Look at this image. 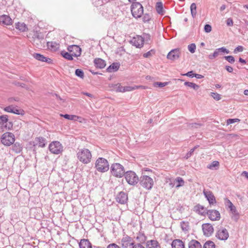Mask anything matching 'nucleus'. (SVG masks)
Returning <instances> with one entry per match:
<instances>
[{
  "label": "nucleus",
  "instance_id": "f257e3e1",
  "mask_svg": "<svg viewBox=\"0 0 248 248\" xmlns=\"http://www.w3.org/2000/svg\"><path fill=\"white\" fill-rule=\"evenodd\" d=\"M78 159L84 164H88L91 161L92 154L87 149H82L79 150L77 154Z\"/></svg>",
  "mask_w": 248,
  "mask_h": 248
},
{
  "label": "nucleus",
  "instance_id": "f03ea898",
  "mask_svg": "<svg viewBox=\"0 0 248 248\" xmlns=\"http://www.w3.org/2000/svg\"><path fill=\"white\" fill-rule=\"evenodd\" d=\"M130 10L132 16L136 19L141 17L143 14V7L139 2L132 3Z\"/></svg>",
  "mask_w": 248,
  "mask_h": 248
},
{
  "label": "nucleus",
  "instance_id": "7ed1b4c3",
  "mask_svg": "<svg viewBox=\"0 0 248 248\" xmlns=\"http://www.w3.org/2000/svg\"><path fill=\"white\" fill-rule=\"evenodd\" d=\"M109 167L108 160L103 157H99L95 161V168L100 172H107Z\"/></svg>",
  "mask_w": 248,
  "mask_h": 248
},
{
  "label": "nucleus",
  "instance_id": "20e7f679",
  "mask_svg": "<svg viewBox=\"0 0 248 248\" xmlns=\"http://www.w3.org/2000/svg\"><path fill=\"white\" fill-rule=\"evenodd\" d=\"M110 171L111 174L118 178H121L125 174L124 166L120 163H113L111 165Z\"/></svg>",
  "mask_w": 248,
  "mask_h": 248
},
{
  "label": "nucleus",
  "instance_id": "39448f33",
  "mask_svg": "<svg viewBox=\"0 0 248 248\" xmlns=\"http://www.w3.org/2000/svg\"><path fill=\"white\" fill-rule=\"evenodd\" d=\"M139 182L140 185L146 190H151L154 184L153 179L146 175H142L139 178Z\"/></svg>",
  "mask_w": 248,
  "mask_h": 248
},
{
  "label": "nucleus",
  "instance_id": "423d86ee",
  "mask_svg": "<svg viewBox=\"0 0 248 248\" xmlns=\"http://www.w3.org/2000/svg\"><path fill=\"white\" fill-rule=\"evenodd\" d=\"M124 177L127 183L132 186L136 185L139 181L138 176L134 171L132 170L125 172Z\"/></svg>",
  "mask_w": 248,
  "mask_h": 248
},
{
  "label": "nucleus",
  "instance_id": "0eeeda50",
  "mask_svg": "<svg viewBox=\"0 0 248 248\" xmlns=\"http://www.w3.org/2000/svg\"><path fill=\"white\" fill-rule=\"evenodd\" d=\"M150 39V35L148 34H144L143 37L140 35H137L133 37L130 41L131 44L137 48H141L143 46L144 39Z\"/></svg>",
  "mask_w": 248,
  "mask_h": 248
},
{
  "label": "nucleus",
  "instance_id": "6e6552de",
  "mask_svg": "<svg viewBox=\"0 0 248 248\" xmlns=\"http://www.w3.org/2000/svg\"><path fill=\"white\" fill-rule=\"evenodd\" d=\"M15 141V135L10 132L4 133L1 137V143L7 146L13 144Z\"/></svg>",
  "mask_w": 248,
  "mask_h": 248
},
{
  "label": "nucleus",
  "instance_id": "1a4fd4ad",
  "mask_svg": "<svg viewBox=\"0 0 248 248\" xmlns=\"http://www.w3.org/2000/svg\"><path fill=\"white\" fill-rule=\"evenodd\" d=\"M49 150L51 153L58 155L63 151V146L58 141L51 142L49 145Z\"/></svg>",
  "mask_w": 248,
  "mask_h": 248
},
{
  "label": "nucleus",
  "instance_id": "9d476101",
  "mask_svg": "<svg viewBox=\"0 0 248 248\" xmlns=\"http://www.w3.org/2000/svg\"><path fill=\"white\" fill-rule=\"evenodd\" d=\"M134 243L133 238L126 234L123 235L120 242L123 248H132Z\"/></svg>",
  "mask_w": 248,
  "mask_h": 248
},
{
  "label": "nucleus",
  "instance_id": "9b49d317",
  "mask_svg": "<svg viewBox=\"0 0 248 248\" xmlns=\"http://www.w3.org/2000/svg\"><path fill=\"white\" fill-rule=\"evenodd\" d=\"M229 232L226 229L221 227L217 231L216 236L220 240H226L229 237Z\"/></svg>",
  "mask_w": 248,
  "mask_h": 248
},
{
  "label": "nucleus",
  "instance_id": "f8f14e48",
  "mask_svg": "<svg viewBox=\"0 0 248 248\" xmlns=\"http://www.w3.org/2000/svg\"><path fill=\"white\" fill-rule=\"evenodd\" d=\"M181 54V51L179 48L173 49L169 52L167 58L169 60L174 61L180 58Z\"/></svg>",
  "mask_w": 248,
  "mask_h": 248
},
{
  "label": "nucleus",
  "instance_id": "ddd939ff",
  "mask_svg": "<svg viewBox=\"0 0 248 248\" xmlns=\"http://www.w3.org/2000/svg\"><path fill=\"white\" fill-rule=\"evenodd\" d=\"M206 215L209 219L212 221H217L220 219V213L216 210H208L206 211Z\"/></svg>",
  "mask_w": 248,
  "mask_h": 248
},
{
  "label": "nucleus",
  "instance_id": "4468645a",
  "mask_svg": "<svg viewBox=\"0 0 248 248\" xmlns=\"http://www.w3.org/2000/svg\"><path fill=\"white\" fill-rule=\"evenodd\" d=\"M203 193L208 201L210 205H215L217 203V201L213 192L210 190H204Z\"/></svg>",
  "mask_w": 248,
  "mask_h": 248
},
{
  "label": "nucleus",
  "instance_id": "2eb2a0df",
  "mask_svg": "<svg viewBox=\"0 0 248 248\" xmlns=\"http://www.w3.org/2000/svg\"><path fill=\"white\" fill-rule=\"evenodd\" d=\"M68 50L71 53L72 55L78 57L80 56L81 53V48L77 45H71L68 46Z\"/></svg>",
  "mask_w": 248,
  "mask_h": 248
},
{
  "label": "nucleus",
  "instance_id": "dca6fc26",
  "mask_svg": "<svg viewBox=\"0 0 248 248\" xmlns=\"http://www.w3.org/2000/svg\"><path fill=\"white\" fill-rule=\"evenodd\" d=\"M202 229L204 235L211 236L214 232V228L210 223H204L202 225Z\"/></svg>",
  "mask_w": 248,
  "mask_h": 248
},
{
  "label": "nucleus",
  "instance_id": "f3484780",
  "mask_svg": "<svg viewBox=\"0 0 248 248\" xmlns=\"http://www.w3.org/2000/svg\"><path fill=\"white\" fill-rule=\"evenodd\" d=\"M116 201L119 203L124 204L127 202L128 196L125 192L121 191L119 193L116 198Z\"/></svg>",
  "mask_w": 248,
  "mask_h": 248
},
{
  "label": "nucleus",
  "instance_id": "a211bd4d",
  "mask_svg": "<svg viewBox=\"0 0 248 248\" xmlns=\"http://www.w3.org/2000/svg\"><path fill=\"white\" fill-rule=\"evenodd\" d=\"M33 57L36 60L42 62H46L47 63H51L52 60L47 57H45L44 55L39 53H34Z\"/></svg>",
  "mask_w": 248,
  "mask_h": 248
},
{
  "label": "nucleus",
  "instance_id": "6ab92c4d",
  "mask_svg": "<svg viewBox=\"0 0 248 248\" xmlns=\"http://www.w3.org/2000/svg\"><path fill=\"white\" fill-rule=\"evenodd\" d=\"M146 248H161L160 244L156 240H148L146 242Z\"/></svg>",
  "mask_w": 248,
  "mask_h": 248
},
{
  "label": "nucleus",
  "instance_id": "aec40b11",
  "mask_svg": "<svg viewBox=\"0 0 248 248\" xmlns=\"http://www.w3.org/2000/svg\"><path fill=\"white\" fill-rule=\"evenodd\" d=\"M94 64L96 68L102 69L106 66V62L101 58H96L94 60Z\"/></svg>",
  "mask_w": 248,
  "mask_h": 248
},
{
  "label": "nucleus",
  "instance_id": "412c9836",
  "mask_svg": "<svg viewBox=\"0 0 248 248\" xmlns=\"http://www.w3.org/2000/svg\"><path fill=\"white\" fill-rule=\"evenodd\" d=\"M172 248H185V244L180 239H174L171 243Z\"/></svg>",
  "mask_w": 248,
  "mask_h": 248
},
{
  "label": "nucleus",
  "instance_id": "4be33fe9",
  "mask_svg": "<svg viewBox=\"0 0 248 248\" xmlns=\"http://www.w3.org/2000/svg\"><path fill=\"white\" fill-rule=\"evenodd\" d=\"M194 211L202 216H204L206 214V209L204 207L199 204L194 206Z\"/></svg>",
  "mask_w": 248,
  "mask_h": 248
},
{
  "label": "nucleus",
  "instance_id": "5701e85b",
  "mask_svg": "<svg viewBox=\"0 0 248 248\" xmlns=\"http://www.w3.org/2000/svg\"><path fill=\"white\" fill-rule=\"evenodd\" d=\"M0 19L1 22L5 25H10L12 24V19L9 16L3 15L0 16Z\"/></svg>",
  "mask_w": 248,
  "mask_h": 248
},
{
  "label": "nucleus",
  "instance_id": "b1692460",
  "mask_svg": "<svg viewBox=\"0 0 248 248\" xmlns=\"http://www.w3.org/2000/svg\"><path fill=\"white\" fill-rule=\"evenodd\" d=\"M35 143L38 145L39 147L43 148L45 147L46 144V140L45 138L39 137L35 138Z\"/></svg>",
  "mask_w": 248,
  "mask_h": 248
},
{
  "label": "nucleus",
  "instance_id": "393cba45",
  "mask_svg": "<svg viewBox=\"0 0 248 248\" xmlns=\"http://www.w3.org/2000/svg\"><path fill=\"white\" fill-rule=\"evenodd\" d=\"M230 212L232 214V218L235 221H237L239 218V214L238 213L235 206L234 205L229 208Z\"/></svg>",
  "mask_w": 248,
  "mask_h": 248
},
{
  "label": "nucleus",
  "instance_id": "a878e982",
  "mask_svg": "<svg viewBox=\"0 0 248 248\" xmlns=\"http://www.w3.org/2000/svg\"><path fill=\"white\" fill-rule=\"evenodd\" d=\"M80 248H92V244L88 239H83L79 243Z\"/></svg>",
  "mask_w": 248,
  "mask_h": 248
},
{
  "label": "nucleus",
  "instance_id": "bb28decb",
  "mask_svg": "<svg viewBox=\"0 0 248 248\" xmlns=\"http://www.w3.org/2000/svg\"><path fill=\"white\" fill-rule=\"evenodd\" d=\"M155 9L157 13L161 15H164L165 11L163 9V5L162 2H157L155 5Z\"/></svg>",
  "mask_w": 248,
  "mask_h": 248
},
{
  "label": "nucleus",
  "instance_id": "cd10ccee",
  "mask_svg": "<svg viewBox=\"0 0 248 248\" xmlns=\"http://www.w3.org/2000/svg\"><path fill=\"white\" fill-rule=\"evenodd\" d=\"M120 67V64L117 62L113 63L110 65L107 69L108 72H113L117 71Z\"/></svg>",
  "mask_w": 248,
  "mask_h": 248
},
{
  "label": "nucleus",
  "instance_id": "c85d7f7f",
  "mask_svg": "<svg viewBox=\"0 0 248 248\" xmlns=\"http://www.w3.org/2000/svg\"><path fill=\"white\" fill-rule=\"evenodd\" d=\"M201 243L196 240H192L188 243V248H202Z\"/></svg>",
  "mask_w": 248,
  "mask_h": 248
},
{
  "label": "nucleus",
  "instance_id": "c756f323",
  "mask_svg": "<svg viewBox=\"0 0 248 248\" xmlns=\"http://www.w3.org/2000/svg\"><path fill=\"white\" fill-rule=\"evenodd\" d=\"M145 89L147 88L145 86H134L133 87L132 86H124V89H123V92H129L138 89Z\"/></svg>",
  "mask_w": 248,
  "mask_h": 248
},
{
  "label": "nucleus",
  "instance_id": "7c9ffc66",
  "mask_svg": "<svg viewBox=\"0 0 248 248\" xmlns=\"http://www.w3.org/2000/svg\"><path fill=\"white\" fill-rule=\"evenodd\" d=\"M48 48L52 50L55 51L59 47V44L55 42H48L47 43Z\"/></svg>",
  "mask_w": 248,
  "mask_h": 248
},
{
  "label": "nucleus",
  "instance_id": "2f4dec72",
  "mask_svg": "<svg viewBox=\"0 0 248 248\" xmlns=\"http://www.w3.org/2000/svg\"><path fill=\"white\" fill-rule=\"evenodd\" d=\"M230 51L229 50L226 49L224 47H222L216 49L214 52V55H215L216 57L218 56L221 53H226L227 54L229 53Z\"/></svg>",
  "mask_w": 248,
  "mask_h": 248
},
{
  "label": "nucleus",
  "instance_id": "473e14b6",
  "mask_svg": "<svg viewBox=\"0 0 248 248\" xmlns=\"http://www.w3.org/2000/svg\"><path fill=\"white\" fill-rule=\"evenodd\" d=\"M12 150L16 153H19L22 150V146L19 142H16L14 144Z\"/></svg>",
  "mask_w": 248,
  "mask_h": 248
},
{
  "label": "nucleus",
  "instance_id": "72a5a7b5",
  "mask_svg": "<svg viewBox=\"0 0 248 248\" xmlns=\"http://www.w3.org/2000/svg\"><path fill=\"white\" fill-rule=\"evenodd\" d=\"M15 27L21 31H25L27 29L26 24L24 23H16Z\"/></svg>",
  "mask_w": 248,
  "mask_h": 248
},
{
  "label": "nucleus",
  "instance_id": "f704fd0d",
  "mask_svg": "<svg viewBox=\"0 0 248 248\" xmlns=\"http://www.w3.org/2000/svg\"><path fill=\"white\" fill-rule=\"evenodd\" d=\"M184 85L186 86L193 88L195 90H197L200 87V86L198 85H197L196 84L193 82H190L188 81L185 82L184 83Z\"/></svg>",
  "mask_w": 248,
  "mask_h": 248
},
{
  "label": "nucleus",
  "instance_id": "c9c22d12",
  "mask_svg": "<svg viewBox=\"0 0 248 248\" xmlns=\"http://www.w3.org/2000/svg\"><path fill=\"white\" fill-rule=\"evenodd\" d=\"M178 183V184L176 186V187L178 188L180 186H183L184 185L185 182L183 179L180 177H177L175 180H174V182Z\"/></svg>",
  "mask_w": 248,
  "mask_h": 248
},
{
  "label": "nucleus",
  "instance_id": "e433bc0d",
  "mask_svg": "<svg viewBox=\"0 0 248 248\" xmlns=\"http://www.w3.org/2000/svg\"><path fill=\"white\" fill-rule=\"evenodd\" d=\"M8 121V116L7 115L0 116V124L4 125Z\"/></svg>",
  "mask_w": 248,
  "mask_h": 248
},
{
  "label": "nucleus",
  "instance_id": "4c0bfd02",
  "mask_svg": "<svg viewBox=\"0 0 248 248\" xmlns=\"http://www.w3.org/2000/svg\"><path fill=\"white\" fill-rule=\"evenodd\" d=\"M181 229L183 231H188L189 229V223L188 222L183 221L181 223Z\"/></svg>",
  "mask_w": 248,
  "mask_h": 248
},
{
  "label": "nucleus",
  "instance_id": "58836bf2",
  "mask_svg": "<svg viewBox=\"0 0 248 248\" xmlns=\"http://www.w3.org/2000/svg\"><path fill=\"white\" fill-rule=\"evenodd\" d=\"M196 5L195 3H193L190 5L191 14L193 17H194L197 14Z\"/></svg>",
  "mask_w": 248,
  "mask_h": 248
},
{
  "label": "nucleus",
  "instance_id": "ea45409f",
  "mask_svg": "<svg viewBox=\"0 0 248 248\" xmlns=\"http://www.w3.org/2000/svg\"><path fill=\"white\" fill-rule=\"evenodd\" d=\"M203 248H215V244L211 241H207L204 243Z\"/></svg>",
  "mask_w": 248,
  "mask_h": 248
},
{
  "label": "nucleus",
  "instance_id": "a19ab883",
  "mask_svg": "<svg viewBox=\"0 0 248 248\" xmlns=\"http://www.w3.org/2000/svg\"><path fill=\"white\" fill-rule=\"evenodd\" d=\"M62 55L66 59L71 61L73 59V56L72 54H70L67 52L62 51L61 52Z\"/></svg>",
  "mask_w": 248,
  "mask_h": 248
},
{
  "label": "nucleus",
  "instance_id": "79ce46f5",
  "mask_svg": "<svg viewBox=\"0 0 248 248\" xmlns=\"http://www.w3.org/2000/svg\"><path fill=\"white\" fill-rule=\"evenodd\" d=\"M114 89L117 92H123V89L124 87L122 86L120 84L118 83L114 85Z\"/></svg>",
  "mask_w": 248,
  "mask_h": 248
},
{
  "label": "nucleus",
  "instance_id": "37998d69",
  "mask_svg": "<svg viewBox=\"0 0 248 248\" xmlns=\"http://www.w3.org/2000/svg\"><path fill=\"white\" fill-rule=\"evenodd\" d=\"M75 74L77 76L82 78H83L84 77V72L81 69H76L75 71Z\"/></svg>",
  "mask_w": 248,
  "mask_h": 248
},
{
  "label": "nucleus",
  "instance_id": "c03bdc74",
  "mask_svg": "<svg viewBox=\"0 0 248 248\" xmlns=\"http://www.w3.org/2000/svg\"><path fill=\"white\" fill-rule=\"evenodd\" d=\"M12 113L16 114L18 115H23L24 114V111L23 109H17V108L14 107L13 108V111Z\"/></svg>",
  "mask_w": 248,
  "mask_h": 248
},
{
  "label": "nucleus",
  "instance_id": "a18cd8bd",
  "mask_svg": "<svg viewBox=\"0 0 248 248\" xmlns=\"http://www.w3.org/2000/svg\"><path fill=\"white\" fill-rule=\"evenodd\" d=\"M196 48V45L194 43L190 44L188 46V49L191 53H194L195 52Z\"/></svg>",
  "mask_w": 248,
  "mask_h": 248
},
{
  "label": "nucleus",
  "instance_id": "49530a36",
  "mask_svg": "<svg viewBox=\"0 0 248 248\" xmlns=\"http://www.w3.org/2000/svg\"><path fill=\"white\" fill-rule=\"evenodd\" d=\"M61 116L63 117L64 118H65L67 120H75L76 118H78V117H77L76 115H69V114H64V115L62 114Z\"/></svg>",
  "mask_w": 248,
  "mask_h": 248
},
{
  "label": "nucleus",
  "instance_id": "de8ad7c7",
  "mask_svg": "<svg viewBox=\"0 0 248 248\" xmlns=\"http://www.w3.org/2000/svg\"><path fill=\"white\" fill-rule=\"evenodd\" d=\"M219 162L217 161H214L212 163L207 166L208 169L213 170L214 168L219 166Z\"/></svg>",
  "mask_w": 248,
  "mask_h": 248
},
{
  "label": "nucleus",
  "instance_id": "09e8293b",
  "mask_svg": "<svg viewBox=\"0 0 248 248\" xmlns=\"http://www.w3.org/2000/svg\"><path fill=\"white\" fill-rule=\"evenodd\" d=\"M211 96L217 101H218L221 98L220 94L217 93H211Z\"/></svg>",
  "mask_w": 248,
  "mask_h": 248
},
{
  "label": "nucleus",
  "instance_id": "8fccbe9b",
  "mask_svg": "<svg viewBox=\"0 0 248 248\" xmlns=\"http://www.w3.org/2000/svg\"><path fill=\"white\" fill-rule=\"evenodd\" d=\"M225 204L229 209L234 206L231 201L227 198L225 199Z\"/></svg>",
  "mask_w": 248,
  "mask_h": 248
},
{
  "label": "nucleus",
  "instance_id": "3c124183",
  "mask_svg": "<svg viewBox=\"0 0 248 248\" xmlns=\"http://www.w3.org/2000/svg\"><path fill=\"white\" fill-rule=\"evenodd\" d=\"M240 121V120L237 118L235 119H229L227 120V124L229 125L234 123L239 122Z\"/></svg>",
  "mask_w": 248,
  "mask_h": 248
},
{
  "label": "nucleus",
  "instance_id": "603ef678",
  "mask_svg": "<svg viewBox=\"0 0 248 248\" xmlns=\"http://www.w3.org/2000/svg\"><path fill=\"white\" fill-rule=\"evenodd\" d=\"M224 58L231 63H233L235 62L234 58L232 56H225Z\"/></svg>",
  "mask_w": 248,
  "mask_h": 248
},
{
  "label": "nucleus",
  "instance_id": "864d4df0",
  "mask_svg": "<svg viewBox=\"0 0 248 248\" xmlns=\"http://www.w3.org/2000/svg\"><path fill=\"white\" fill-rule=\"evenodd\" d=\"M204 30L206 32L209 33L211 31L212 27L209 24H206L204 26Z\"/></svg>",
  "mask_w": 248,
  "mask_h": 248
},
{
  "label": "nucleus",
  "instance_id": "5fc2aeb1",
  "mask_svg": "<svg viewBox=\"0 0 248 248\" xmlns=\"http://www.w3.org/2000/svg\"><path fill=\"white\" fill-rule=\"evenodd\" d=\"M150 20V17L149 14H146L143 15L142 20L144 22H148Z\"/></svg>",
  "mask_w": 248,
  "mask_h": 248
},
{
  "label": "nucleus",
  "instance_id": "6e6d98bb",
  "mask_svg": "<svg viewBox=\"0 0 248 248\" xmlns=\"http://www.w3.org/2000/svg\"><path fill=\"white\" fill-rule=\"evenodd\" d=\"M167 84H168V82H156L155 83V86L157 85L158 87H159L160 88L166 86Z\"/></svg>",
  "mask_w": 248,
  "mask_h": 248
},
{
  "label": "nucleus",
  "instance_id": "4d7b16f0",
  "mask_svg": "<svg viewBox=\"0 0 248 248\" xmlns=\"http://www.w3.org/2000/svg\"><path fill=\"white\" fill-rule=\"evenodd\" d=\"M202 125V124H199V123H192V124H189V126L192 128H198V127H200Z\"/></svg>",
  "mask_w": 248,
  "mask_h": 248
},
{
  "label": "nucleus",
  "instance_id": "13d9d810",
  "mask_svg": "<svg viewBox=\"0 0 248 248\" xmlns=\"http://www.w3.org/2000/svg\"><path fill=\"white\" fill-rule=\"evenodd\" d=\"M243 49L244 48L242 46H239L234 49V52L236 53L237 52H242L243 51Z\"/></svg>",
  "mask_w": 248,
  "mask_h": 248
},
{
  "label": "nucleus",
  "instance_id": "bf43d9fd",
  "mask_svg": "<svg viewBox=\"0 0 248 248\" xmlns=\"http://www.w3.org/2000/svg\"><path fill=\"white\" fill-rule=\"evenodd\" d=\"M132 248H145L140 243H134V245L132 247Z\"/></svg>",
  "mask_w": 248,
  "mask_h": 248
},
{
  "label": "nucleus",
  "instance_id": "052dcab7",
  "mask_svg": "<svg viewBox=\"0 0 248 248\" xmlns=\"http://www.w3.org/2000/svg\"><path fill=\"white\" fill-rule=\"evenodd\" d=\"M13 108V106H9L5 107L4 108V110L6 112L12 113Z\"/></svg>",
  "mask_w": 248,
  "mask_h": 248
},
{
  "label": "nucleus",
  "instance_id": "680f3d73",
  "mask_svg": "<svg viewBox=\"0 0 248 248\" xmlns=\"http://www.w3.org/2000/svg\"><path fill=\"white\" fill-rule=\"evenodd\" d=\"M107 248H120V247L115 243H111L109 244Z\"/></svg>",
  "mask_w": 248,
  "mask_h": 248
},
{
  "label": "nucleus",
  "instance_id": "e2e57ef3",
  "mask_svg": "<svg viewBox=\"0 0 248 248\" xmlns=\"http://www.w3.org/2000/svg\"><path fill=\"white\" fill-rule=\"evenodd\" d=\"M194 74H195L194 73L193 71H190L189 72H188L186 74H184V75L190 77V78H193V77H194Z\"/></svg>",
  "mask_w": 248,
  "mask_h": 248
},
{
  "label": "nucleus",
  "instance_id": "0e129e2a",
  "mask_svg": "<svg viewBox=\"0 0 248 248\" xmlns=\"http://www.w3.org/2000/svg\"><path fill=\"white\" fill-rule=\"evenodd\" d=\"M226 24L228 26H232L233 25V20L231 18H229L226 21Z\"/></svg>",
  "mask_w": 248,
  "mask_h": 248
},
{
  "label": "nucleus",
  "instance_id": "69168bd1",
  "mask_svg": "<svg viewBox=\"0 0 248 248\" xmlns=\"http://www.w3.org/2000/svg\"><path fill=\"white\" fill-rule=\"evenodd\" d=\"M153 50H151L150 51L143 54V56L144 58H148L152 56V52H153Z\"/></svg>",
  "mask_w": 248,
  "mask_h": 248
},
{
  "label": "nucleus",
  "instance_id": "338daca9",
  "mask_svg": "<svg viewBox=\"0 0 248 248\" xmlns=\"http://www.w3.org/2000/svg\"><path fill=\"white\" fill-rule=\"evenodd\" d=\"M5 126L6 127H7V128L8 129H11L13 127V124L11 122H8L7 124L6 123L5 124Z\"/></svg>",
  "mask_w": 248,
  "mask_h": 248
},
{
  "label": "nucleus",
  "instance_id": "774afa93",
  "mask_svg": "<svg viewBox=\"0 0 248 248\" xmlns=\"http://www.w3.org/2000/svg\"><path fill=\"white\" fill-rule=\"evenodd\" d=\"M196 147H194L192 149H191L189 152L188 153H187L186 154V158H188L189 157H190L193 154V152L194 151Z\"/></svg>",
  "mask_w": 248,
  "mask_h": 248
}]
</instances>
